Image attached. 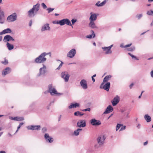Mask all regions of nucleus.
I'll use <instances>...</instances> for the list:
<instances>
[{
  "instance_id": "obj_2",
  "label": "nucleus",
  "mask_w": 153,
  "mask_h": 153,
  "mask_svg": "<svg viewBox=\"0 0 153 153\" xmlns=\"http://www.w3.org/2000/svg\"><path fill=\"white\" fill-rule=\"evenodd\" d=\"M48 54L51 55V53H46L44 52L41 53L38 57L35 59L34 62L37 64L45 62L47 60V59L45 57Z\"/></svg>"
},
{
  "instance_id": "obj_36",
  "label": "nucleus",
  "mask_w": 153,
  "mask_h": 153,
  "mask_svg": "<svg viewBox=\"0 0 153 153\" xmlns=\"http://www.w3.org/2000/svg\"><path fill=\"white\" fill-rule=\"evenodd\" d=\"M147 14L150 16H153V10H150L148 11L147 12Z\"/></svg>"
},
{
  "instance_id": "obj_3",
  "label": "nucleus",
  "mask_w": 153,
  "mask_h": 153,
  "mask_svg": "<svg viewBox=\"0 0 153 153\" xmlns=\"http://www.w3.org/2000/svg\"><path fill=\"white\" fill-rule=\"evenodd\" d=\"M105 137L103 135L99 136L97 139V143L94 145L95 148L98 149L102 146L105 143Z\"/></svg>"
},
{
  "instance_id": "obj_15",
  "label": "nucleus",
  "mask_w": 153,
  "mask_h": 153,
  "mask_svg": "<svg viewBox=\"0 0 153 153\" xmlns=\"http://www.w3.org/2000/svg\"><path fill=\"white\" fill-rule=\"evenodd\" d=\"M44 137L47 142H48L50 143H52L53 140V138L50 137L49 134L48 133H46L44 135Z\"/></svg>"
},
{
  "instance_id": "obj_42",
  "label": "nucleus",
  "mask_w": 153,
  "mask_h": 153,
  "mask_svg": "<svg viewBox=\"0 0 153 153\" xmlns=\"http://www.w3.org/2000/svg\"><path fill=\"white\" fill-rule=\"evenodd\" d=\"M54 10V8H48L47 9V10H48V13L52 12Z\"/></svg>"
},
{
  "instance_id": "obj_5",
  "label": "nucleus",
  "mask_w": 153,
  "mask_h": 153,
  "mask_svg": "<svg viewBox=\"0 0 153 153\" xmlns=\"http://www.w3.org/2000/svg\"><path fill=\"white\" fill-rule=\"evenodd\" d=\"M47 72L46 66L43 65V67L39 69V73L37 74V76H44Z\"/></svg>"
},
{
  "instance_id": "obj_33",
  "label": "nucleus",
  "mask_w": 153,
  "mask_h": 153,
  "mask_svg": "<svg viewBox=\"0 0 153 153\" xmlns=\"http://www.w3.org/2000/svg\"><path fill=\"white\" fill-rule=\"evenodd\" d=\"M82 128H78L74 131V134L75 136H78L79 135V132L82 131Z\"/></svg>"
},
{
  "instance_id": "obj_31",
  "label": "nucleus",
  "mask_w": 153,
  "mask_h": 153,
  "mask_svg": "<svg viewBox=\"0 0 153 153\" xmlns=\"http://www.w3.org/2000/svg\"><path fill=\"white\" fill-rule=\"evenodd\" d=\"M91 33H92V34L88 35L86 36V37L88 38H94L95 37V34L94 33V32L93 30H91Z\"/></svg>"
},
{
  "instance_id": "obj_22",
  "label": "nucleus",
  "mask_w": 153,
  "mask_h": 153,
  "mask_svg": "<svg viewBox=\"0 0 153 153\" xmlns=\"http://www.w3.org/2000/svg\"><path fill=\"white\" fill-rule=\"evenodd\" d=\"M9 119L13 120H15L16 121H22L24 120V118L23 117H10Z\"/></svg>"
},
{
  "instance_id": "obj_48",
  "label": "nucleus",
  "mask_w": 153,
  "mask_h": 153,
  "mask_svg": "<svg viewBox=\"0 0 153 153\" xmlns=\"http://www.w3.org/2000/svg\"><path fill=\"white\" fill-rule=\"evenodd\" d=\"M42 132L44 133L47 131V128L45 127H44L42 128Z\"/></svg>"
},
{
  "instance_id": "obj_62",
  "label": "nucleus",
  "mask_w": 153,
  "mask_h": 153,
  "mask_svg": "<svg viewBox=\"0 0 153 153\" xmlns=\"http://www.w3.org/2000/svg\"><path fill=\"white\" fill-rule=\"evenodd\" d=\"M2 39V37L0 36V42L1 41Z\"/></svg>"
},
{
  "instance_id": "obj_30",
  "label": "nucleus",
  "mask_w": 153,
  "mask_h": 153,
  "mask_svg": "<svg viewBox=\"0 0 153 153\" xmlns=\"http://www.w3.org/2000/svg\"><path fill=\"white\" fill-rule=\"evenodd\" d=\"M111 77L112 76L110 75L106 76L103 79V82H107L110 79Z\"/></svg>"
},
{
  "instance_id": "obj_64",
  "label": "nucleus",
  "mask_w": 153,
  "mask_h": 153,
  "mask_svg": "<svg viewBox=\"0 0 153 153\" xmlns=\"http://www.w3.org/2000/svg\"><path fill=\"white\" fill-rule=\"evenodd\" d=\"M3 132H1L0 133V137L2 135V134H3Z\"/></svg>"
},
{
  "instance_id": "obj_13",
  "label": "nucleus",
  "mask_w": 153,
  "mask_h": 153,
  "mask_svg": "<svg viewBox=\"0 0 153 153\" xmlns=\"http://www.w3.org/2000/svg\"><path fill=\"white\" fill-rule=\"evenodd\" d=\"M41 126H27V128L28 130H39L40 129Z\"/></svg>"
},
{
  "instance_id": "obj_39",
  "label": "nucleus",
  "mask_w": 153,
  "mask_h": 153,
  "mask_svg": "<svg viewBox=\"0 0 153 153\" xmlns=\"http://www.w3.org/2000/svg\"><path fill=\"white\" fill-rule=\"evenodd\" d=\"M77 21V20L76 19H72L71 20L72 22V25H74L75 23Z\"/></svg>"
},
{
  "instance_id": "obj_50",
  "label": "nucleus",
  "mask_w": 153,
  "mask_h": 153,
  "mask_svg": "<svg viewBox=\"0 0 153 153\" xmlns=\"http://www.w3.org/2000/svg\"><path fill=\"white\" fill-rule=\"evenodd\" d=\"M131 45V43L128 44V45H127L125 46V48H127V47H129Z\"/></svg>"
},
{
  "instance_id": "obj_52",
  "label": "nucleus",
  "mask_w": 153,
  "mask_h": 153,
  "mask_svg": "<svg viewBox=\"0 0 153 153\" xmlns=\"http://www.w3.org/2000/svg\"><path fill=\"white\" fill-rule=\"evenodd\" d=\"M133 85H134V84L133 83H132L131 84L129 85L130 88V89L131 88Z\"/></svg>"
},
{
  "instance_id": "obj_35",
  "label": "nucleus",
  "mask_w": 153,
  "mask_h": 153,
  "mask_svg": "<svg viewBox=\"0 0 153 153\" xmlns=\"http://www.w3.org/2000/svg\"><path fill=\"white\" fill-rule=\"evenodd\" d=\"M57 23L59 24L61 26H63L65 25V24L64 23V22L63 20L62 19L61 20H60L57 21Z\"/></svg>"
},
{
  "instance_id": "obj_37",
  "label": "nucleus",
  "mask_w": 153,
  "mask_h": 153,
  "mask_svg": "<svg viewBox=\"0 0 153 153\" xmlns=\"http://www.w3.org/2000/svg\"><path fill=\"white\" fill-rule=\"evenodd\" d=\"M123 125L122 124H120L118 123L116 126V131H117L118 130L119 128L120 127L122 126H123Z\"/></svg>"
},
{
  "instance_id": "obj_46",
  "label": "nucleus",
  "mask_w": 153,
  "mask_h": 153,
  "mask_svg": "<svg viewBox=\"0 0 153 153\" xmlns=\"http://www.w3.org/2000/svg\"><path fill=\"white\" fill-rule=\"evenodd\" d=\"M82 111H91V109L90 108H88L82 110Z\"/></svg>"
},
{
  "instance_id": "obj_8",
  "label": "nucleus",
  "mask_w": 153,
  "mask_h": 153,
  "mask_svg": "<svg viewBox=\"0 0 153 153\" xmlns=\"http://www.w3.org/2000/svg\"><path fill=\"white\" fill-rule=\"evenodd\" d=\"M61 77L63 78L65 82H68L69 80L70 75L67 72H62L61 74Z\"/></svg>"
},
{
  "instance_id": "obj_14",
  "label": "nucleus",
  "mask_w": 153,
  "mask_h": 153,
  "mask_svg": "<svg viewBox=\"0 0 153 153\" xmlns=\"http://www.w3.org/2000/svg\"><path fill=\"white\" fill-rule=\"evenodd\" d=\"M3 41L4 42H8L10 41H14V39L10 35H7L4 37Z\"/></svg>"
},
{
  "instance_id": "obj_32",
  "label": "nucleus",
  "mask_w": 153,
  "mask_h": 153,
  "mask_svg": "<svg viewBox=\"0 0 153 153\" xmlns=\"http://www.w3.org/2000/svg\"><path fill=\"white\" fill-rule=\"evenodd\" d=\"M144 119L147 122H150L151 120V117L148 114H146L145 115Z\"/></svg>"
},
{
  "instance_id": "obj_43",
  "label": "nucleus",
  "mask_w": 153,
  "mask_h": 153,
  "mask_svg": "<svg viewBox=\"0 0 153 153\" xmlns=\"http://www.w3.org/2000/svg\"><path fill=\"white\" fill-rule=\"evenodd\" d=\"M143 15L142 14L137 15L136 17H137L138 19H140L142 16Z\"/></svg>"
},
{
  "instance_id": "obj_4",
  "label": "nucleus",
  "mask_w": 153,
  "mask_h": 153,
  "mask_svg": "<svg viewBox=\"0 0 153 153\" xmlns=\"http://www.w3.org/2000/svg\"><path fill=\"white\" fill-rule=\"evenodd\" d=\"M17 19L16 13H14L7 17V20L9 22H12L16 20Z\"/></svg>"
},
{
  "instance_id": "obj_45",
  "label": "nucleus",
  "mask_w": 153,
  "mask_h": 153,
  "mask_svg": "<svg viewBox=\"0 0 153 153\" xmlns=\"http://www.w3.org/2000/svg\"><path fill=\"white\" fill-rule=\"evenodd\" d=\"M126 128V126H122V127H121V128H120L119 131H123Z\"/></svg>"
},
{
  "instance_id": "obj_53",
  "label": "nucleus",
  "mask_w": 153,
  "mask_h": 153,
  "mask_svg": "<svg viewBox=\"0 0 153 153\" xmlns=\"http://www.w3.org/2000/svg\"><path fill=\"white\" fill-rule=\"evenodd\" d=\"M137 128H138V129H139L140 128V124H138L137 126Z\"/></svg>"
},
{
  "instance_id": "obj_49",
  "label": "nucleus",
  "mask_w": 153,
  "mask_h": 153,
  "mask_svg": "<svg viewBox=\"0 0 153 153\" xmlns=\"http://www.w3.org/2000/svg\"><path fill=\"white\" fill-rule=\"evenodd\" d=\"M2 63L6 65L8 63V62L7 59H5L4 62H2Z\"/></svg>"
},
{
  "instance_id": "obj_40",
  "label": "nucleus",
  "mask_w": 153,
  "mask_h": 153,
  "mask_svg": "<svg viewBox=\"0 0 153 153\" xmlns=\"http://www.w3.org/2000/svg\"><path fill=\"white\" fill-rule=\"evenodd\" d=\"M135 49V48L134 47H132L128 49V50L129 51H134Z\"/></svg>"
},
{
  "instance_id": "obj_59",
  "label": "nucleus",
  "mask_w": 153,
  "mask_h": 153,
  "mask_svg": "<svg viewBox=\"0 0 153 153\" xmlns=\"http://www.w3.org/2000/svg\"><path fill=\"white\" fill-rule=\"evenodd\" d=\"M91 78H92V80L93 81V82H95V79L94 78V77H92Z\"/></svg>"
},
{
  "instance_id": "obj_6",
  "label": "nucleus",
  "mask_w": 153,
  "mask_h": 153,
  "mask_svg": "<svg viewBox=\"0 0 153 153\" xmlns=\"http://www.w3.org/2000/svg\"><path fill=\"white\" fill-rule=\"evenodd\" d=\"M104 83L102 82L101 83L100 86V89L103 88L105 90L108 91L110 86V82H107L105 85L104 84Z\"/></svg>"
},
{
  "instance_id": "obj_25",
  "label": "nucleus",
  "mask_w": 153,
  "mask_h": 153,
  "mask_svg": "<svg viewBox=\"0 0 153 153\" xmlns=\"http://www.w3.org/2000/svg\"><path fill=\"white\" fill-rule=\"evenodd\" d=\"M63 20L65 25L66 24L67 25L71 26L72 28H73V26L69 19L66 18L63 19Z\"/></svg>"
},
{
  "instance_id": "obj_56",
  "label": "nucleus",
  "mask_w": 153,
  "mask_h": 153,
  "mask_svg": "<svg viewBox=\"0 0 153 153\" xmlns=\"http://www.w3.org/2000/svg\"><path fill=\"white\" fill-rule=\"evenodd\" d=\"M113 46V45H112L110 46H109L108 47V48H109L110 50H111V48Z\"/></svg>"
},
{
  "instance_id": "obj_28",
  "label": "nucleus",
  "mask_w": 153,
  "mask_h": 153,
  "mask_svg": "<svg viewBox=\"0 0 153 153\" xmlns=\"http://www.w3.org/2000/svg\"><path fill=\"white\" fill-rule=\"evenodd\" d=\"M6 46L9 51H11L14 48V46L13 45L11 44L9 42H7L6 44Z\"/></svg>"
},
{
  "instance_id": "obj_20",
  "label": "nucleus",
  "mask_w": 153,
  "mask_h": 153,
  "mask_svg": "<svg viewBox=\"0 0 153 153\" xmlns=\"http://www.w3.org/2000/svg\"><path fill=\"white\" fill-rule=\"evenodd\" d=\"M91 124L93 126H98L101 124L100 121L96 120L95 119H92L91 121Z\"/></svg>"
},
{
  "instance_id": "obj_26",
  "label": "nucleus",
  "mask_w": 153,
  "mask_h": 153,
  "mask_svg": "<svg viewBox=\"0 0 153 153\" xmlns=\"http://www.w3.org/2000/svg\"><path fill=\"white\" fill-rule=\"evenodd\" d=\"M79 107V104L78 103H76L74 104L71 103L70 105L68 106V108L70 109L72 108H76Z\"/></svg>"
},
{
  "instance_id": "obj_29",
  "label": "nucleus",
  "mask_w": 153,
  "mask_h": 153,
  "mask_svg": "<svg viewBox=\"0 0 153 153\" xmlns=\"http://www.w3.org/2000/svg\"><path fill=\"white\" fill-rule=\"evenodd\" d=\"M100 1L97 2L96 4L95 5L98 7L102 6L105 4L106 1L105 0L100 3Z\"/></svg>"
},
{
  "instance_id": "obj_38",
  "label": "nucleus",
  "mask_w": 153,
  "mask_h": 153,
  "mask_svg": "<svg viewBox=\"0 0 153 153\" xmlns=\"http://www.w3.org/2000/svg\"><path fill=\"white\" fill-rule=\"evenodd\" d=\"M128 54L130 56H131L132 58H134L137 60H138L139 59L137 58L136 56H134V55L131 54L130 53H128Z\"/></svg>"
},
{
  "instance_id": "obj_18",
  "label": "nucleus",
  "mask_w": 153,
  "mask_h": 153,
  "mask_svg": "<svg viewBox=\"0 0 153 153\" xmlns=\"http://www.w3.org/2000/svg\"><path fill=\"white\" fill-rule=\"evenodd\" d=\"M89 18L90 21H94L97 19V16L95 13L91 12Z\"/></svg>"
},
{
  "instance_id": "obj_34",
  "label": "nucleus",
  "mask_w": 153,
  "mask_h": 153,
  "mask_svg": "<svg viewBox=\"0 0 153 153\" xmlns=\"http://www.w3.org/2000/svg\"><path fill=\"white\" fill-rule=\"evenodd\" d=\"M74 114L76 116H82L83 115V114L79 111H77L74 113Z\"/></svg>"
},
{
  "instance_id": "obj_19",
  "label": "nucleus",
  "mask_w": 153,
  "mask_h": 153,
  "mask_svg": "<svg viewBox=\"0 0 153 153\" xmlns=\"http://www.w3.org/2000/svg\"><path fill=\"white\" fill-rule=\"evenodd\" d=\"M113 110V108L111 105H108L105 111L104 112V114H107L111 112Z\"/></svg>"
},
{
  "instance_id": "obj_54",
  "label": "nucleus",
  "mask_w": 153,
  "mask_h": 153,
  "mask_svg": "<svg viewBox=\"0 0 153 153\" xmlns=\"http://www.w3.org/2000/svg\"><path fill=\"white\" fill-rule=\"evenodd\" d=\"M148 141H147L146 142L144 143L143 145L144 146H146L148 144Z\"/></svg>"
},
{
  "instance_id": "obj_41",
  "label": "nucleus",
  "mask_w": 153,
  "mask_h": 153,
  "mask_svg": "<svg viewBox=\"0 0 153 153\" xmlns=\"http://www.w3.org/2000/svg\"><path fill=\"white\" fill-rule=\"evenodd\" d=\"M24 124L23 123H20L19 125V126H18V127H17V130L16 131V133L18 130L21 127V126H22V125H23V124Z\"/></svg>"
},
{
  "instance_id": "obj_24",
  "label": "nucleus",
  "mask_w": 153,
  "mask_h": 153,
  "mask_svg": "<svg viewBox=\"0 0 153 153\" xmlns=\"http://www.w3.org/2000/svg\"><path fill=\"white\" fill-rule=\"evenodd\" d=\"M11 72L10 68L9 67L6 68L2 72V75L4 76L9 74Z\"/></svg>"
},
{
  "instance_id": "obj_57",
  "label": "nucleus",
  "mask_w": 153,
  "mask_h": 153,
  "mask_svg": "<svg viewBox=\"0 0 153 153\" xmlns=\"http://www.w3.org/2000/svg\"><path fill=\"white\" fill-rule=\"evenodd\" d=\"M57 21H53V24H58L57 23Z\"/></svg>"
},
{
  "instance_id": "obj_63",
  "label": "nucleus",
  "mask_w": 153,
  "mask_h": 153,
  "mask_svg": "<svg viewBox=\"0 0 153 153\" xmlns=\"http://www.w3.org/2000/svg\"><path fill=\"white\" fill-rule=\"evenodd\" d=\"M8 135L10 137H11L12 136L11 134L10 133H8Z\"/></svg>"
},
{
  "instance_id": "obj_61",
  "label": "nucleus",
  "mask_w": 153,
  "mask_h": 153,
  "mask_svg": "<svg viewBox=\"0 0 153 153\" xmlns=\"http://www.w3.org/2000/svg\"><path fill=\"white\" fill-rule=\"evenodd\" d=\"M0 153H6V152L4 151H0Z\"/></svg>"
},
{
  "instance_id": "obj_27",
  "label": "nucleus",
  "mask_w": 153,
  "mask_h": 153,
  "mask_svg": "<svg viewBox=\"0 0 153 153\" xmlns=\"http://www.w3.org/2000/svg\"><path fill=\"white\" fill-rule=\"evenodd\" d=\"M89 26L92 28H97L94 22V21H90Z\"/></svg>"
},
{
  "instance_id": "obj_60",
  "label": "nucleus",
  "mask_w": 153,
  "mask_h": 153,
  "mask_svg": "<svg viewBox=\"0 0 153 153\" xmlns=\"http://www.w3.org/2000/svg\"><path fill=\"white\" fill-rule=\"evenodd\" d=\"M32 24V22L31 21H30V23H29V26H31Z\"/></svg>"
},
{
  "instance_id": "obj_47",
  "label": "nucleus",
  "mask_w": 153,
  "mask_h": 153,
  "mask_svg": "<svg viewBox=\"0 0 153 153\" xmlns=\"http://www.w3.org/2000/svg\"><path fill=\"white\" fill-rule=\"evenodd\" d=\"M41 5L44 9H46L47 7L46 5L44 3H42L41 4Z\"/></svg>"
},
{
  "instance_id": "obj_10",
  "label": "nucleus",
  "mask_w": 153,
  "mask_h": 153,
  "mask_svg": "<svg viewBox=\"0 0 153 153\" xmlns=\"http://www.w3.org/2000/svg\"><path fill=\"white\" fill-rule=\"evenodd\" d=\"M77 125L79 127H84L86 126V121L85 120H80L78 122Z\"/></svg>"
},
{
  "instance_id": "obj_9",
  "label": "nucleus",
  "mask_w": 153,
  "mask_h": 153,
  "mask_svg": "<svg viewBox=\"0 0 153 153\" xmlns=\"http://www.w3.org/2000/svg\"><path fill=\"white\" fill-rule=\"evenodd\" d=\"M76 53L75 49L73 48L70 50L68 53L67 56L70 58H72L74 57Z\"/></svg>"
},
{
  "instance_id": "obj_44",
  "label": "nucleus",
  "mask_w": 153,
  "mask_h": 153,
  "mask_svg": "<svg viewBox=\"0 0 153 153\" xmlns=\"http://www.w3.org/2000/svg\"><path fill=\"white\" fill-rule=\"evenodd\" d=\"M61 63L60 64L59 67L56 68V69L59 70L62 67L63 63L62 61H61Z\"/></svg>"
},
{
  "instance_id": "obj_12",
  "label": "nucleus",
  "mask_w": 153,
  "mask_h": 153,
  "mask_svg": "<svg viewBox=\"0 0 153 153\" xmlns=\"http://www.w3.org/2000/svg\"><path fill=\"white\" fill-rule=\"evenodd\" d=\"M80 84L81 87L83 89L86 90L88 88L87 82L85 79H82L80 82Z\"/></svg>"
},
{
  "instance_id": "obj_51",
  "label": "nucleus",
  "mask_w": 153,
  "mask_h": 153,
  "mask_svg": "<svg viewBox=\"0 0 153 153\" xmlns=\"http://www.w3.org/2000/svg\"><path fill=\"white\" fill-rule=\"evenodd\" d=\"M129 113L128 112L126 113V118H128L129 117Z\"/></svg>"
},
{
  "instance_id": "obj_16",
  "label": "nucleus",
  "mask_w": 153,
  "mask_h": 153,
  "mask_svg": "<svg viewBox=\"0 0 153 153\" xmlns=\"http://www.w3.org/2000/svg\"><path fill=\"white\" fill-rule=\"evenodd\" d=\"M120 100V97L118 96H117L114 98L113 101L112 102V105L114 106L116 105L119 102Z\"/></svg>"
},
{
  "instance_id": "obj_23",
  "label": "nucleus",
  "mask_w": 153,
  "mask_h": 153,
  "mask_svg": "<svg viewBox=\"0 0 153 153\" xmlns=\"http://www.w3.org/2000/svg\"><path fill=\"white\" fill-rule=\"evenodd\" d=\"M4 22V13L2 12L0 13V23L3 24Z\"/></svg>"
},
{
  "instance_id": "obj_11",
  "label": "nucleus",
  "mask_w": 153,
  "mask_h": 153,
  "mask_svg": "<svg viewBox=\"0 0 153 153\" xmlns=\"http://www.w3.org/2000/svg\"><path fill=\"white\" fill-rule=\"evenodd\" d=\"M51 30V27L49 26V24L46 23L43 25L42 27L41 31L43 32L45 31H49Z\"/></svg>"
},
{
  "instance_id": "obj_1",
  "label": "nucleus",
  "mask_w": 153,
  "mask_h": 153,
  "mask_svg": "<svg viewBox=\"0 0 153 153\" xmlns=\"http://www.w3.org/2000/svg\"><path fill=\"white\" fill-rule=\"evenodd\" d=\"M39 9V4L37 3L34 5L33 8L27 12V14L29 17H34L37 14Z\"/></svg>"
},
{
  "instance_id": "obj_58",
  "label": "nucleus",
  "mask_w": 153,
  "mask_h": 153,
  "mask_svg": "<svg viewBox=\"0 0 153 153\" xmlns=\"http://www.w3.org/2000/svg\"><path fill=\"white\" fill-rule=\"evenodd\" d=\"M120 47L121 48H125V46H123V44H121L120 45Z\"/></svg>"
},
{
  "instance_id": "obj_17",
  "label": "nucleus",
  "mask_w": 153,
  "mask_h": 153,
  "mask_svg": "<svg viewBox=\"0 0 153 153\" xmlns=\"http://www.w3.org/2000/svg\"><path fill=\"white\" fill-rule=\"evenodd\" d=\"M102 49L103 51L105 52V54H110L112 53V51L111 50L108 48L107 47H102Z\"/></svg>"
},
{
  "instance_id": "obj_7",
  "label": "nucleus",
  "mask_w": 153,
  "mask_h": 153,
  "mask_svg": "<svg viewBox=\"0 0 153 153\" xmlns=\"http://www.w3.org/2000/svg\"><path fill=\"white\" fill-rule=\"evenodd\" d=\"M48 91L51 95L54 94H60V93H58L55 89L53 88L52 85H49L48 86Z\"/></svg>"
},
{
  "instance_id": "obj_21",
  "label": "nucleus",
  "mask_w": 153,
  "mask_h": 153,
  "mask_svg": "<svg viewBox=\"0 0 153 153\" xmlns=\"http://www.w3.org/2000/svg\"><path fill=\"white\" fill-rule=\"evenodd\" d=\"M11 32V30L10 28H7L4 30L0 32V35H1L7 33H10Z\"/></svg>"
},
{
  "instance_id": "obj_55",
  "label": "nucleus",
  "mask_w": 153,
  "mask_h": 153,
  "mask_svg": "<svg viewBox=\"0 0 153 153\" xmlns=\"http://www.w3.org/2000/svg\"><path fill=\"white\" fill-rule=\"evenodd\" d=\"M151 75L152 77L153 78V71H152L151 72Z\"/></svg>"
}]
</instances>
